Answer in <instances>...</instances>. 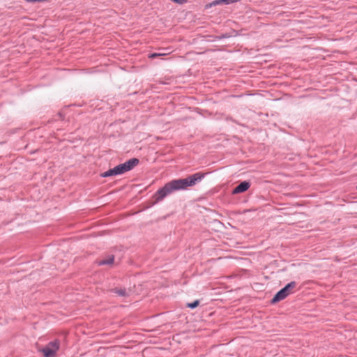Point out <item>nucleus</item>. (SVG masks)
<instances>
[{
	"instance_id": "obj_7",
	"label": "nucleus",
	"mask_w": 357,
	"mask_h": 357,
	"mask_svg": "<svg viewBox=\"0 0 357 357\" xmlns=\"http://www.w3.org/2000/svg\"><path fill=\"white\" fill-rule=\"evenodd\" d=\"M236 1V0H215L212 2L211 5H218L220 3L229 4Z\"/></svg>"
},
{
	"instance_id": "obj_3",
	"label": "nucleus",
	"mask_w": 357,
	"mask_h": 357,
	"mask_svg": "<svg viewBox=\"0 0 357 357\" xmlns=\"http://www.w3.org/2000/svg\"><path fill=\"white\" fill-rule=\"evenodd\" d=\"M296 283L294 281L288 283L285 287L276 293L271 301V303L272 304H275L280 301L284 300L292 292V289L296 287Z\"/></svg>"
},
{
	"instance_id": "obj_8",
	"label": "nucleus",
	"mask_w": 357,
	"mask_h": 357,
	"mask_svg": "<svg viewBox=\"0 0 357 357\" xmlns=\"http://www.w3.org/2000/svg\"><path fill=\"white\" fill-rule=\"evenodd\" d=\"M112 291L114 293L117 294L120 296H127V293H126V289H117V288H115V289H112Z\"/></svg>"
},
{
	"instance_id": "obj_10",
	"label": "nucleus",
	"mask_w": 357,
	"mask_h": 357,
	"mask_svg": "<svg viewBox=\"0 0 357 357\" xmlns=\"http://www.w3.org/2000/svg\"><path fill=\"white\" fill-rule=\"evenodd\" d=\"M169 53H153V54H149V57L150 59H154L156 57H160V56H163L167 55Z\"/></svg>"
},
{
	"instance_id": "obj_2",
	"label": "nucleus",
	"mask_w": 357,
	"mask_h": 357,
	"mask_svg": "<svg viewBox=\"0 0 357 357\" xmlns=\"http://www.w3.org/2000/svg\"><path fill=\"white\" fill-rule=\"evenodd\" d=\"M139 163V160L137 158H132L123 164H120L113 169H110L108 171L101 174L102 177H107L112 176H116L122 174L126 172L131 170L134 167L137 166Z\"/></svg>"
},
{
	"instance_id": "obj_11",
	"label": "nucleus",
	"mask_w": 357,
	"mask_h": 357,
	"mask_svg": "<svg viewBox=\"0 0 357 357\" xmlns=\"http://www.w3.org/2000/svg\"><path fill=\"white\" fill-rule=\"evenodd\" d=\"M174 2L182 4L187 1V0H172Z\"/></svg>"
},
{
	"instance_id": "obj_4",
	"label": "nucleus",
	"mask_w": 357,
	"mask_h": 357,
	"mask_svg": "<svg viewBox=\"0 0 357 357\" xmlns=\"http://www.w3.org/2000/svg\"><path fill=\"white\" fill-rule=\"evenodd\" d=\"M60 342L59 340L49 342L42 350L45 357H54L59 349Z\"/></svg>"
},
{
	"instance_id": "obj_1",
	"label": "nucleus",
	"mask_w": 357,
	"mask_h": 357,
	"mask_svg": "<svg viewBox=\"0 0 357 357\" xmlns=\"http://www.w3.org/2000/svg\"><path fill=\"white\" fill-rule=\"evenodd\" d=\"M204 177L202 173L194 174L186 178L176 179L166 183L163 188L158 190L154 195L156 202L163 199L167 195L175 190H184L188 187L195 185Z\"/></svg>"
},
{
	"instance_id": "obj_5",
	"label": "nucleus",
	"mask_w": 357,
	"mask_h": 357,
	"mask_svg": "<svg viewBox=\"0 0 357 357\" xmlns=\"http://www.w3.org/2000/svg\"><path fill=\"white\" fill-rule=\"evenodd\" d=\"M250 186L249 182L243 181L237 185L233 190L234 194H238L246 191Z\"/></svg>"
},
{
	"instance_id": "obj_9",
	"label": "nucleus",
	"mask_w": 357,
	"mask_h": 357,
	"mask_svg": "<svg viewBox=\"0 0 357 357\" xmlns=\"http://www.w3.org/2000/svg\"><path fill=\"white\" fill-rule=\"evenodd\" d=\"M199 304V300H195L192 303H188L187 304V307L191 308V309H194L195 307H197Z\"/></svg>"
},
{
	"instance_id": "obj_6",
	"label": "nucleus",
	"mask_w": 357,
	"mask_h": 357,
	"mask_svg": "<svg viewBox=\"0 0 357 357\" xmlns=\"http://www.w3.org/2000/svg\"><path fill=\"white\" fill-rule=\"evenodd\" d=\"M114 255H111L107 259H102L98 262L99 265H110L114 263Z\"/></svg>"
}]
</instances>
